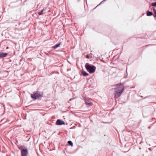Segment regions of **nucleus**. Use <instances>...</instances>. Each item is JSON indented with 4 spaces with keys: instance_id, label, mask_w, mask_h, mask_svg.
<instances>
[{
    "instance_id": "f257e3e1",
    "label": "nucleus",
    "mask_w": 156,
    "mask_h": 156,
    "mask_svg": "<svg viewBox=\"0 0 156 156\" xmlns=\"http://www.w3.org/2000/svg\"><path fill=\"white\" fill-rule=\"evenodd\" d=\"M124 88L123 84H118L117 87L114 88L113 94L115 98L120 97L124 90Z\"/></svg>"
},
{
    "instance_id": "f03ea898",
    "label": "nucleus",
    "mask_w": 156,
    "mask_h": 156,
    "mask_svg": "<svg viewBox=\"0 0 156 156\" xmlns=\"http://www.w3.org/2000/svg\"><path fill=\"white\" fill-rule=\"evenodd\" d=\"M43 97V93L39 91H36L33 92L31 94V97L34 100H35L39 99Z\"/></svg>"
},
{
    "instance_id": "7ed1b4c3",
    "label": "nucleus",
    "mask_w": 156,
    "mask_h": 156,
    "mask_svg": "<svg viewBox=\"0 0 156 156\" xmlns=\"http://www.w3.org/2000/svg\"><path fill=\"white\" fill-rule=\"evenodd\" d=\"M19 149L21 151V156H27L28 150L27 147L23 145L18 147Z\"/></svg>"
},
{
    "instance_id": "20e7f679",
    "label": "nucleus",
    "mask_w": 156,
    "mask_h": 156,
    "mask_svg": "<svg viewBox=\"0 0 156 156\" xmlns=\"http://www.w3.org/2000/svg\"><path fill=\"white\" fill-rule=\"evenodd\" d=\"M85 66L87 70L90 73H92L95 71L96 67L94 65H90L88 63H87L85 64Z\"/></svg>"
},
{
    "instance_id": "39448f33",
    "label": "nucleus",
    "mask_w": 156,
    "mask_h": 156,
    "mask_svg": "<svg viewBox=\"0 0 156 156\" xmlns=\"http://www.w3.org/2000/svg\"><path fill=\"white\" fill-rule=\"evenodd\" d=\"M65 124V122L63 121L60 119H57L55 122V125L58 126L64 125Z\"/></svg>"
},
{
    "instance_id": "423d86ee",
    "label": "nucleus",
    "mask_w": 156,
    "mask_h": 156,
    "mask_svg": "<svg viewBox=\"0 0 156 156\" xmlns=\"http://www.w3.org/2000/svg\"><path fill=\"white\" fill-rule=\"evenodd\" d=\"M84 101L87 107H89L92 106V103L88 99L85 98L84 99Z\"/></svg>"
},
{
    "instance_id": "0eeeda50",
    "label": "nucleus",
    "mask_w": 156,
    "mask_h": 156,
    "mask_svg": "<svg viewBox=\"0 0 156 156\" xmlns=\"http://www.w3.org/2000/svg\"><path fill=\"white\" fill-rule=\"evenodd\" d=\"M1 75L3 77H5L8 74V72L5 71H2L0 72Z\"/></svg>"
},
{
    "instance_id": "6e6552de",
    "label": "nucleus",
    "mask_w": 156,
    "mask_h": 156,
    "mask_svg": "<svg viewBox=\"0 0 156 156\" xmlns=\"http://www.w3.org/2000/svg\"><path fill=\"white\" fill-rule=\"evenodd\" d=\"M7 53L1 52L0 53V58H2L5 57L8 55Z\"/></svg>"
},
{
    "instance_id": "1a4fd4ad",
    "label": "nucleus",
    "mask_w": 156,
    "mask_h": 156,
    "mask_svg": "<svg viewBox=\"0 0 156 156\" xmlns=\"http://www.w3.org/2000/svg\"><path fill=\"white\" fill-rule=\"evenodd\" d=\"M61 44V42H59L58 43L55 44L54 46H53V48L54 49H56Z\"/></svg>"
},
{
    "instance_id": "9d476101",
    "label": "nucleus",
    "mask_w": 156,
    "mask_h": 156,
    "mask_svg": "<svg viewBox=\"0 0 156 156\" xmlns=\"http://www.w3.org/2000/svg\"><path fill=\"white\" fill-rule=\"evenodd\" d=\"M81 74L84 76H86L89 75L88 73L83 70L82 71Z\"/></svg>"
},
{
    "instance_id": "9b49d317",
    "label": "nucleus",
    "mask_w": 156,
    "mask_h": 156,
    "mask_svg": "<svg viewBox=\"0 0 156 156\" xmlns=\"http://www.w3.org/2000/svg\"><path fill=\"white\" fill-rule=\"evenodd\" d=\"M147 16H151L153 15L152 12L149 10H147L146 12Z\"/></svg>"
},
{
    "instance_id": "f8f14e48",
    "label": "nucleus",
    "mask_w": 156,
    "mask_h": 156,
    "mask_svg": "<svg viewBox=\"0 0 156 156\" xmlns=\"http://www.w3.org/2000/svg\"><path fill=\"white\" fill-rule=\"evenodd\" d=\"M44 10V9H43L42 10H41L40 12H38V14L39 15H41L43 14H44L45 13V12L43 13V11Z\"/></svg>"
},
{
    "instance_id": "ddd939ff",
    "label": "nucleus",
    "mask_w": 156,
    "mask_h": 156,
    "mask_svg": "<svg viewBox=\"0 0 156 156\" xmlns=\"http://www.w3.org/2000/svg\"><path fill=\"white\" fill-rule=\"evenodd\" d=\"M68 144L71 146H73V144L72 142L71 141L69 140L68 141Z\"/></svg>"
},
{
    "instance_id": "4468645a",
    "label": "nucleus",
    "mask_w": 156,
    "mask_h": 156,
    "mask_svg": "<svg viewBox=\"0 0 156 156\" xmlns=\"http://www.w3.org/2000/svg\"><path fill=\"white\" fill-rule=\"evenodd\" d=\"M86 58L88 59H91L93 58V57L92 55H87L86 56Z\"/></svg>"
},
{
    "instance_id": "2eb2a0df",
    "label": "nucleus",
    "mask_w": 156,
    "mask_h": 156,
    "mask_svg": "<svg viewBox=\"0 0 156 156\" xmlns=\"http://www.w3.org/2000/svg\"><path fill=\"white\" fill-rule=\"evenodd\" d=\"M106 1V0H104L103 1H102V2H101L96 7L94 8V9H95V8H96L98 6L100 5L101 4L105 2Z\"/></svg>"
},
{
    "instance_id": "dca6fc26",
    "label": "nucleus",
    "mask_w": 156,
    "mask_h": 156,
    "mask_svg": "<svg viewBox=\"0 0 156 156\" xmlns=\"http://www.w3.org/2000/svg\"><path fill=\"white\" fill-rule=\"evenodd\" d=\"M151 5L153 6L156 7V2H152L151 3Z\"/></svg>"
},
{
    "instance_id": "f3484780",
    "label": "nucleus",
    "mask_w": 156,
    "mask_h": 156,
    "mask_svg": "<svg viewBox=\"0 0 156 156\" xmlns=\"http://www.w3.org/2000/svg\"><path fill=\"white\" fill-rule=\"evenodd\" d=\"M153 12L154 15V17H156V10L154 8L153 9Z\"/></svg>"
},
{
    "instance_id": "a211bd4d",
    "label": "nucleus",
    "mask_w": 156,
    "mask_h": 156,
    "mask_svg": "<svg viewBox=\"0 0 156 156\" xmlns=\"http://www.w3.org/2000/svg\"><path fill=\"white\" fill-rule=\"evenodd\" d=\"M149 97H150V96H147L145 97L144 98V99H145V98H149Z\"/></svg>"
},
{
    "instance_id": "6ab92c4d",
    "label": "nucleus",
    "mask_w": 156,
    "mask_h": 156,
    "mask_svg": "<svg viewBox=\"0 0 156 156\" xmlns=\"http://www.w3.org/2000/svg\"><path fill=\"white\" fill-rule=\"evenodd\" d=\"M15 2H13L11 4V5H15Z\"/></svg>"
},
{
    "instance_id": "aec40b11",
    "label": "nucleus",
    "mask_w": 156,
    "mask_h": 156,
    "mask_svg": "<svg viewBox=\"0 0 156 156\" xmlns=\"http://www.w3.org/2000/svg\"><path fill=\"white\" fill-rule=\"evenodd\" d=\"M141 121H142V120H140V122H139V124H140L141 123Z\"/></svg>"
},
{
    "instance_id": "412c9836",
    "label": "nucleus",
    "mask_w": 156,
    "mask_h": 156,
    "mask_svg": "<svg viewBox=\"0 0 156 156\" xmlns=\"http://www.w3.org/2000/svg\"><path fill=\"white\" fill-rule=\"evenodd\" d=\"M148 150H149L150 151H151V148H148Z\"/></svg>"
},
{
    "instance_id": "4be33fe9",
    "label": "nucleus",
    "mask_w": 156,
    "mask_h": 156,
    "mask_svg": "<svg viewBox=\"0 0 156 156\" xmlns=\"http://www.w3.org/2000/svg\"><path fill=\"white\" fill-rule=\"evenodd\" d=\"M150 45V44H149V45H147L146 46V47H147L148 46H150V45Z\"/></svg>"
},
{
    "instance_id": "5701e85b",
    "label": "nucleus",
    "mask_w": 156,
    "mask_h": 156,
    "mask_svg": "<svg viewBox=\"0 0 156 156\" xmlns=\"http://www.w3.org/2000/svg\"><path fill=\"white\" fill-rule=\"evenodd\" d=\"M121 54V52L119 54L118 56H119Z\"/></svg>"
},
{
    "instance_id": "b1692460",
    "label": "nucleus",
    "mask_w": 156,
    "mask_h": 156,
    "mask_svg": "<svg viewBox=\"0 0 156 156\" xmlns=\"http://www.w3.org/2000/svg\"><path fill=\"white\" fill-rule=\"evenodd\" d=\"M135 87H131V88H134Z\"/></svg>"
},
{
    "instance_id": "393cba45",
    "label": "nucleus",
    "mask_w": 156,
    "mask_h": 156,
    "mask_svg": "<svg viewBox=\"0 0 156 156\" xmlns=\"http://www.w3.org/2000/svg\"><path fill=\"white\" fill-rule=\"evenodd\" d=\"M144 112H143V117H144Z\"/></svg>"
},
{
    "instance_id": "a878e982",
    "label": "nucleus",
    "mask_w": 156,
    "mask_h": 156,
    "mask_svg": "<svg viewBox=\"0 0 156 156\" xmlns=\"http://www.w3.org/2000/svg\"><path fill=\"white\" fill-rule=\"evenodd\" d=\"M73 98H72V99H70V101H71L72 100H73Z\"/></svg>"
},
{
    "instance_id": "bb28decb",
    "label": "nucleus",
    "mask_w": 156,
    "mask_h": 156,
    "mask_svg": "<svg viewBox=\"0 0 156 156\" xmlns=\"http://www.w3.org/2000/svg\"><path fill=\"white\" fill-rule=\"evenodd\" d=\"M142 143V142H140V144H141Z\"/></svg>"
},
{
    "instance_id": "cd10ccee",
    "label": "nucleus",
    "mask_w": 156,
    "mask_h": 156,
    "mask_svg": "<svg viewBox=\"0 0 156 156\" xmlns=\"http://www.w3.org/2000/svg\"><path fill=\"white\" fill-rule=\"evenodd\" d=\"M146 152H148V151H147V150H146Z\"/></svg>"
},
{
    "instance_id": "c85d7f7f",
    "label": "nucleus",
    "mask_w": 156,
    "mask_h": 156,
    "mask_svg": "<svg viewBox=\"0 0 156 156\" xmlns=\"http://www.w3.org/2000/svg\"><path fill=\"white\" fill-rule=\"evenodd\" d=\"M148 128L149 129L150 128V127H148Z\"/></svg>"
},
{
    "instance_id": "c756f323",
    "label": "nucleus",
    "mask_w": 156,
    "mask_h": 156,
    "mask_svg": "<svg viewBox=\"0 0 156 156\" xmlns=\"http://www.w3.org/2000/svg\"><path fill=\"white\" fill-rule=\"evenodd\" d=\"M17 6H14V7H16Z\"/></svg>"
}]
</instances>
